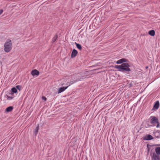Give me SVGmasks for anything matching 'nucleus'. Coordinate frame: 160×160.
Segmentation results:
<instances>
[{"mask_svg":"<svg viewBox=\"0 0 160 160\" xmlns=\"http://www.w3.org/2000/svg\"><path fill=\"white\" fill-rule=\"evenodd\" d=\"M130 66L129 64L127 63H124L120 65H116L115 66V68L118 69V71L122 72L125 71L129 72L131 71V69L129 68Z\"/></svg>","mask_w":160,"mask_h":160,"instance_id":"nucleus-1","label":"nucleus"},{"mask_svg":"<svg viewBox=\"0 0 160 160\" xmlns=\"http://www.w3.org/2000/svg\"><path fill=\"white\" fill-rule=\"evenodd\" d=\"M4 51L6 52H9L12 48V42L11 40L9 39H8L4 43Z\"/></svg>","mask_w":160,"mask_h":160,"instance_id":"nucleus-2","label":"nucleus"},{"mask_svg":"<svg viewBox=\"0 0 160 160\" xmlns=\"http://www.w3.org/2000/svg\"><path fill=\"white\" fill-rule=\"evenodd\" d=\"M73 83V82H72L71 83V82L70 83H67V85H68V86H67V87H61L60 88H59L58 89V93H60L63 92L65 89H66L68 88V87L70 85H71Z\"/></svg>","mask_w":160,"mask_h":160,"instance_id":"nucleus-3","label":"nucleus"},{"mask_svg":"<svg viewBox=\"0 0 160 160\" xmlns=\"http://www.w3.org/2000/svg\"><path fill=\"white\" fill-rule=\"evenodd\" d=\"M150 118L151 119L150 120V122L151 124H155L158 122V119L157 118L153 116H151Z\"/></svg>","mask_w":160,"mask_h":160,"instance_id":"nucleus-4","label":"nucleus"},{"mask_svg":"<svg viewBox=\"0 0 160 160\" xmlns=\"http://www.w3.org/2000/svg\"><path fill=\"white\" fill-rule=\"evenodd\" d=\"M128 60L125 58H122L118 60L116 62V63L118 64H121L124 62H127Z\"/></svg>","mask_w":160,"mask_h":160,"instance_id":"nucleus-5","label":"nucleus"},{"mask_svg":"<svg viewBox=\"0 0 160 160\" xmlns=\"http://www.w3.org/2000/svg\"><path fill=\"white\" fill-rule=\"evenodd\" d=\"M31 74L32 76H38L39 75V72L36 69L32 70L31 72Z\"/></svg>","mask_w":160,"mask_h":160,"instance_id":"nucleus-6","label":"nucleus"},{"mask_svg":"<svg viewBox=\"0 0 160 160\" xmlns=\"http://www.w3.org/2000/svg\"><path fill=\"white\" fill-rule=\"evenodd\" d=\"M78 54V52L75 49H74L72 50V54H71V57L72 58H73L76 57V56Z\"/></svg>","mask_w":160,"mask_h":160,"instance_id":"nucleus-7","label":"nucleus"},{"mask_svg":"<svg viewBox=\"0 0 160 160\" xmlns=\"http://www.w3.org/2000/svg\"><path fill=\"white\" fill-rule=\"evenodd\" d=\"M159 106V103L158 101H157L155 103L153 108V109H157L158 108Z\"/></svg>","mask_w":160,"mask_h":160,"instance_id":"nucleus-8","label":"nucleus"},{"mask_svg":"<svg viewBox=\"0 0 160 160\" xmlns=\"http://www.w3.org/2000/svg\"><path fill=\"white\" fill-rule=\"evenodd\" d=\"M144 139L146 140H151L153 139V137L152 135H148L144 137Z\"/></svg>","mask_w":160,"mask_h":160,"instance_id":"nucleus-9","label":"nucleus"},{"mask_svg":"<svg viewBox=\"0 0 160 160\" xmlns=\"http://www.w3.org/2000/svg\"><path fill=\"white\" fill-rule=\"evenodd\" d=\"M155 151L157 154H160V147H158L156 148L155 149Z\"/></svg>","mask_w":160,"mask_h":160,"instance_id":"nucleus-10","label":"nucleus"},{"mask_svg":"<svg viewBox=\"0 0 160 160\" xmlns=\"http://www.w3.org/2000/svg\"><path fill=\"white\" fill-rule=\"evenodd\" d=\"M148 34L151 36H153L155 35V32L154 30H151L149 32Z\"/></svg>","mask_w":160,"mask_h":160,"instance_id":"nucleus-11","label":"nucleus"},{"mask_svg":"<svg viewBox=\"0 0 160 160\" xmlns=\"http://www.w3.org/2000/svg\"><path fill=\"white\" fill-rule=\"evenodd\" d=\"M13 109V107L12 106H10L8 107L6 109V111L7 112H10L12 111Z\"/></svg>","mask_w":160,"mask_h":160,"instance_id":"nucleus-12","label":"nucleus"},{"mask_svg":"<svg viewBox=\"0 0 160 160\" xmlns=\"http://www.w3.org/2000/svg\"><path fill=\"white\" fill-rule=\"evenodd\" d=\"M152 158L154 160H159V157L156 154H153Z\"/></svg>","mask_w":160,"mask_h":160,"instance_id":"nucleus-13","label":"nucleus"},{"mask_svg":"<svg viewBox=\"0 0 160 160\" xmlns=\"http://www.w3.org/2000/svg\"><path fill=\"white\" fill-rule=\"evenodd\" d=\"M75 44L76 45V46H77V47L80 50H81L82 48L81 47V46L80 44L77 43L76 42L75 43Z\"/></svg>","mask_w":160,"mask_h":160,"instance_id":"nucleus-14","label":"nucleus"},{"mask_svg":"<svg viewBox=\"0 0 160 160\" xmlns=\"http://www.w3.org/2000/svg\"><path fill=\"white\" fill-rule=\"evenodd\" d=\"M58 37L57 35H56L52 39V42H55Z\"/></svg>","mask_w":160,"mask_h":160,"instance_id":"nucleus-15","label":"nucleus"},{"mask_svg":"<svg viewBox=\"0 0 160 160\" xmlns=\"http://www.w3.org/2000/svg\"><path fill=\"white\" fill-rule=\"evenodd\" d=\"M38 129H39V125H38V126L36 127V128L35 129V136L37 135L38 132Z\"/></svg>","mask_w":160,"mask_h":160,"instance_id":"nucleus-16","label":"nucleus"},{"mask_svg":"<svg viewBox=\"0 0 160 160\" xmlns=\"http://www.w3.org/2000/svg\"><path fill=\"white\" fill-rule=\"evenodd\" d=\"M12 92L13 93H16L17 92V90L15 88H13L12 89Z\"/></svg>","mask_w":160,"mask_h":160,"instance_id":"nucleus-17","label":"nucleus"},{"mask_svg":"<svg viewBox=\"0 0 160 160\" xmlns=\"http://www.w3.org/2000/svg\"><path fill=\"white\" fill-rule=\"evenodd\" d=\"M16 88L17 89H18L19 91L21 90V86L20 85H18L16 86Z\"/></svg>","mask_w":160,"mask_h":160,"instance_id":"nucleus-18","label":"nucleus"},{"mask_svg":"<svg viewBox=\"0 0 160 160\" xmlns=\"http://www.w3.org/2000/svg\"><path fill=\"white\" fill-rule=\"evenodd\" d=\"M12 98H13V97H12L8 96L7 99L8 100H10L12 99Z\"/></svg>","mask_w":160,"mask_h":160,"instance_id":"nucleus-19","label":"nucleus"},{"mask_svg":"<svg viewBox=\"0 0 160 160\" xmlns=\"http://www.w3.org/2000/svg\"><path fill=\"white\" fill-rule=\"evenodd\" d=\"M42 99L45 101H46V100H47V98L44 96H42Z\"/></svg>","mask_w":160,"mask_h":160,"instance_id":"nucleus-20","label":"nucleus"},{"mask_svg":"<svg viewBox=\"0 0 160 160\" xmlns=\"http://www.w3.org/2000/svg\"><path fill=\"white\" fill-rule=\"evenodd\" d=\"M156 123L157 124V125L156 126V127L157 128H159V126H160V124H159V123L158 122H158L157 123Z\"/></svg>","mask_w":160,"mask_h":160,"instance_id":"nucleus-21","label":"nucleus"},{"mask_svg":"<svg viewBox=\"0 0 160 160\" xmlns=\"http://www.w3.org/2000/svg\"><path fill=\"white\" fill-rule=\"evenodd\" d=\"M3 12V10L2 9L0 10V15H1Z\"/></svg>","mask_w":160,"mask_h":160,"instance_id":"nucleus-22","label":"nucleus"}]
</instances>
